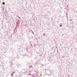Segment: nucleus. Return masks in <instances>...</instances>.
<instances>
[{"mask_svg": "<svg viewBox=\"0 0 77 77\" xmlns=\"http://www.w3.org/2000/svg\"><path fill=\"white\" fill-rule=\"evenodd\" d=\"M13 74L14 73H11V75H12H12H13Z\"/></svg>", "mask_w": 77, "mask_h": 77, "instance_id": "f03ea898", "label": "nucleus"}, {"mask_svg": "<svg viewBox=\"0 0 77 77\" xmlns=\"http://www.w3.org/2000/svg\"><path fill=\"white\" fill-rule=\"evenodd\" d=\"M3 5H5V3L4 2H2Z\"/></svg>", "mask_w": 77, "mask_h": 77, "instance_id": "f257e3e1", "label": "nucleus"}, {"mask_svg": "<svg viewBox=\"0 0 77 77\" xmlns=\"http://www.w3.org/2000/svg\"><path fill=\"white\" fill-rule=\"evenodd\" d=\"M60 27H62V25H60Z\"/></svg>", "mask_w": 77, "mask_h": 77, "instance_id": "7ed1b4c3", "label": "nucleus"}]
</instances>
